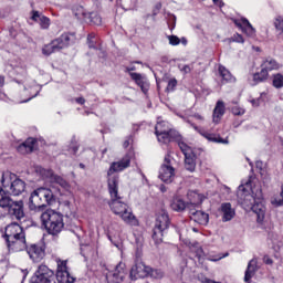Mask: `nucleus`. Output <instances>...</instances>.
<instances>
[{"instance_id":"nucleus-1","label":"nucleus","mask_w":283,"mask_h":283,"mask_svg":"<svg viewBox=\"0 0 283 283\" xmlns=\"http://www.w3.org/2000/svg\"><path fill=\"white\" fill-rule=\"evenodd\" d=\"M108 193L111 196V201L108 202L111 211H113L115 216H119L126 224L138 227V219H136V216L132 212V208L123 202V197L118 195V181L116 178L109 179Z\"/></svg>"},{"instance_id":"nucleus-2","label":"nucleus","mask_w":283,"mask_h":283,"mask_svg":"<svg viewBox=\"0 0 283 283\" xmlns=\"http://www.w3.org/2000/svg\"><path fill=\"white\" fill-rule=\"evenodd\" d=\"M4 240L10 253H19L28 249L25 232L18 223L8 224L4 229Z\"/></svg>"},{"instance_id":"nucleus-3","label":"nucleus","mask_w":283,"mask_h":283,"mask_svg":"<svg viewBox=\"0 0 283 283\" xmlns=\"http://www.w3.org/2000/svg\"><path fill=\"white\" fill-rule=\"evenodd\" d=\"M54 202H56V197H54L52 189L40 187L31 192L28 207L29 210L34 213H39L43 211L45 207L54 205Z\"/></svg>"},{"instance_id":"nucleus-4","label":"nucleus","mask_w":283,"mask_h":283,"mask_svg":"<svg viewBox=\"0 0 283 283\" xmlns=\"http://www.w3.org/2000/svg\"><path fill=\"white\" fill-rule=\"evenodd\" d=\"M41 224L50 235H59L63 231L65 223L63 222V214L52 209L46 210L40 216Z\"/></svg>"},{"instance_id":"nucleus-5","label":"nucleus","mask_w":283,"mask_h":283,"mask_svg":"<svg viewBox=\"0 0 283 283\" xmlns=\"http://www.w3.org/2000/svg\"><path fill=\"white\" fill-rule=\"evenodd\" d=\"M0 182L9 196H21L25 191V181L10 171L2 172Z\"/></svg>"},{"instance_id":"nucleus-6","label":"nucleus","mask_w":283,"mask_h":283,"mask_svg":"<svg viewBox=\"0 0 283 283\" xmlns=\"http://www.w3.org/2000/svg\"><path fill=\"white\" fill-rule=\"evenodd\" d=\"M169 214L165 212V210H161V212L157 214L153 229V240L155 244H161L163 238L167 235V231L169 230Z\"/></svg>"},{"instance_id":"nucleus-7","label":"nucleus","mask_w":283,"mask_h":283,"mask_svg":"<svg viewBox=\"0 0 283 283\" xmlns=\"http://www.w3.org/2000/svg\"><path fill=\"white\" fill-rule=\"evenodd\" d=\"M74 42V34L63 33L60 38L53 40L50 44H46L42 49V54L44 56H50L54 52H61L64 48H67L71 43Z\"/></svg>"},{"instance_id":"nucleus-8","label":"nucleus","mask_w":283,"mask_h":283,"mask_svg":"<svg viewBox=\"0 0 283 283\" xmlns=\"http://www.w3.org/2000/svg\"><path fill=\"white\" fill-rule=\"evenodd\" d=\"M155 134L157 136L158 143L163 145H168V143H177L180 147V143H185V139L180 134L174 129H163V124H157L155 126Z\"/></svg>"},{"instance_id":"nucleus-9","label":"nucleus","mask_w":283,"mask_h":283,"mask_svg":"<svg viewBox=\"0 0 283 283\" xmlns=\"http://www.w3.org/2000/svg\"><path fill=\"white\" fill-rule=\"evenodd\" d=\"M179 149L185 156V169L193 174L196 171V153L193 148L187 145L185 142H179Z\"/></svg>"},{"instance_id":"nucleus-10","label":"nucleus","mask_w":283,"mask_h":283,"mask_svg":"<svg viewBox=\"0 0 283 283\" xmlns=\"http://www.w3.org/2000/svg\"><path fill=\"white\" fill-rule=\"evenodd\" d=\"M54 272L48 265L41 264L31 277L30 283H53Z\"/></svg>"},{"instance_id":"nucleus-11","label":"nucleus","mask_w":283,"mask_h":283,"mask_svg":"<svg viewBox=\"0 0 283 283\" xmlns=\"http://www.w3.org/2000/svg\"><path fill=\"white\" fill-rule=\"evenodd\" d=\"M127 277V265L119 262L113 270H108L106 273V280L108 283H123Z\"/></svg>"},{"instance_id":"nucleus-12","label":"nucleus","mask_w":283,"mask_h":283,"mask_svg":"<svg viewBox=\"0 0 283 283\" xmlns=\"http://www.w3.org/2000/svg\"><path fill=\"white\" fill-rule=\"evenodd\" d=\"M149 271H151V266L146 265L140 259H136L129 271V277L133 282L149 277Z\"/></svg>"},{"instance_id":"nucleus-13","label":"nucleus","mask_w":283,"mask_h":283,"mask_svg":"<svg viewBox=\"0 0 283 283\" xmlns=\"http://www.w3.org/2000/svg\"><path fill=\"white\" fill-rule=\"evenodd\" d=\"M129 165H132V157L129 155H125L120 160L111 164L109 169L107 171L108 187L111 178H116L118 187V175L114 174H117L118 171H125V169H127Z\"/></svg>"},{"instance_id":"nucleus-14","label":"nucleus","mask_w":283,"mask_h":283,"mask_svg":"<svg viewBox=\"0 0 283 283\" xmlns=\"http://www.w3.org/2000/svg\"><path fill=\"white\" fill-rule=\"evenodd\" d=\"M176 176V169L171 167V156L166 155L159 169V178L163 182H171Z\"/></svg>"},{"instance_id":"nucleus-15","label":"nucleus","mask_w":283,"mask_h":283,"mask_svg":"<svg viewBox=\"0 0 283 283\" xmlns=\"http://www.w3.org/2000/svg\"><path fill=\"white\" fill-rule=\"evenodd\" d=\"M6 72L10 73L12 76H22L25 78L28 76V71L25 70V64L21 59H13L6 65Z\"/></svg>"},{"instance_id":"nucleus-16","label":"nucleus","mask_w":283,"mask_h":283,"mask_svg":"<svg viewBox=\"0 0 283 283\" xmlns=\"http://www.w3.org/2000/svg\"><path fill=\"white\" fill-rule=\"evenodd\" d=\"M40 174L42 178H45L49 180V182H52L53 185H59L62 187V189H70V184L67 180H65L63 177L59 175H54V172L51 169H40Z\"/></svg>"},{"instance_id":"nucleus-17","label":"nucleus","mask_w":283,"mask_h":283,"mask_svg":"<svg viewBox=\"0 0 283 283\" xmlns=\"http://www.w3.org/2000/svg\"><path fill=\"white\" fill-rule=\"evenodd\" d=\"M56 280L59 283H74L75 279L67 271V261H57Z\"/></svg>"},{"instance_id":"nucleus-18","label":"nucleus","mask_w":283,"mask_h":283,"mask_svg":"<svg viewBox=\"0 0 283 283\" xmlns=\"http://www.w3.org/2000/svg\"><path fill=\"white\" fill-rule=\"evenodd\" d=\"M250 211H253V213H255L258 222L264 221V214L266 213V208L262 202V190H259L256 192V200L250 208Z\"/></svg>"},{"instance_id":"nucleus-19","label":"nucleus","mask_w":283,"mask_h":283,"mask_svg":"<svg viewBox=\"0 0 283 283\" xmlns=\"http://www.w3.org/2000/svg\"><path fill=\"white\" fill-rule=\"evenodd\" d=\"M27 253L32 262H41L45 258V248L43 245L33 243L27 245Z\"/></svg>"},{"instance_id":"nucleus-20","label":"nucleus","mask_w":283,"mask_h":283,"mask_svg":"<svg viewBox=\"0 0 283 283\" xmlns=\"http://www.w3.org/2000/svg\"><path fill=\"white\" fill-rule=\"evenodd\" d=\"M78 12H75V17L77 19H85V21H90L92 25H101L103 23V18H101V14L98 12H91L85 13V9L83 7L77 8Z\"/></svg>"},{"instance_id":"nucleus-21","label":"nucleus","mask_w":283,"mask_h":283,"mask_svg":"<svg viewBox=\"0 0 283 283\" xmlns=\"http://www.w3.org/2000/svg\"><path fill=\"white\" fill-rule=\"evenodd\" d=\"M7 210L12 218H15V220H23V218H25L23 200L11 201V205L7 208Z\"/></svg>"},{"instance_id":"nucleus-22","label":"nucleus","mask_w":283,"mask_h":283,"mask_svg":"<svg viewBox=\"0 0 283 283\" xmlns=\"http://www.w3.org/2000/svg\"><path fill=\"white\" fill-rule=\"evenodd\" d=\"M239 191H243L242 195H240V201L241 207L245 209V211H250V209L253 207V203L258 200V195L253 196L251 193H247L244 186H239Z\"/></svg>"},{"instance_id":"nucleus-23","label":"nucleus","mask_w":283,"mask_h":283,"mask_svg":"<svg viewBox=\"0 0 283 283\" xmlns=\"http://www.w3.org/2000/svg\"><path fill=\"white\" fill-rule=\"evenodd\" d=\"M130 78L140 87L142 92L144 94H147L149 92V81H147V77L143 76L140 73H134L129 72Z\"/></svg>"},{"instance_id":"nucleus-24","label":"nucleus","mask_w":283,"mask_h":283,"mask_svg":"<svg viewBox=\"0 0 283 283\" xmlns=\"http://www.w3.org/2000/svg\"><path fill=\"white\" fill-rule=\"evenodd\" d=\"M190 219L202 227H207L209 224V213L202 210H190Z\"/></svg>"},{"instance_id":"nucleus-25","label":"nucleus","mask_w":283,"mask_h":283,"mask_svg":"<svg viewBox=\"0 0 283 283\" xmlns=\"http://www.w3.org/2000/svg\"><path fill=\"white\" fill-rule=\"evenodd\" d=\"M234 24L237 28H240L247 36H255V29L251 25V22L247 20V18H242L240 20H234Z\"/></svg>"},{"instance_id":"nucleus-26","label":"nucleus","mask_w":283,"mask_h":283,"mask_svg":"<svg viewBox=\"0 0 283 283\" xmlns=\"http://www.w3.org/2000/svg\"><path fill=\"white\" fill-rule=\"evenodd\" d=\"M222 220L223 222H231L235 218V210L231 207L230 202L221 205Z\"/></svg>"},{"instance_id":"nucleus-27","label":"nucleus","mask_w":283,"mask_h":283,"mask_svg":"<svg viewBox=\"0 0 283 283\" xmlns=\"http://www.w3.org/2000/svg\"><path fill=\"white\" fill-rule=\"evenodd\" d=\"M199 134H201L203 136V138H206L207 140H209L210 143H219L221 145H229V139H224L222 137H220V135L218 134H212L206 130L200 129Z\"/></svg>"},{"instance_id":"nucleus-28","label":"nucleus","mask_w":283,"mask_h":283,"mask_svg":"<svg viewBox=\"0 0 283 283\" xmlns=\"http://www.w3.org/2000/svg\"><path fill=\"white\" fill-rule=\"evenodd\" d=\"M219 76L221 77V83H235V77L231 74V71L224 67V65H219L218 67Z\"/></svg>"},{"instance_id":"nucleus-29","label":"nucleus","mask_w":283,"mask_h":283,"mask_svg":"<svg viewBox=\"0 0 283 283\" xmlns=\"http://www.w3.org/2000/svg\"><path fill=\"white\" fill-rule=\"evenodd\" d=\"M34 145H36V139L30 137L24 143L18 146L19 154H32L34 151Z\"/></svg>"},{"instance_id":"nucleus-30","label":"nucleus","mask_w":283,"mask_h":283,"mask_svg":"<svg viewBox=\"0 0 283 283\" xmlns=\"http://www.w3.org/2000/svg\"><path fill=\"white\" fill-rule=\"evenodd\" d=\"M226 107L224 102L218 101L212 114L213 123H220V119L224 116Z\"/></svg>"},{"instance_id":"nucleus-31","label":"nucleus","mask_w":283,"mask_h":283,"mask_svg":"<svg viewBox=\"0 0 283 283\" xmlns=\"http://www.w3.org/2000/svg\"><path fill=\"white\" fill-rule=\"evenodd\" d=\"M31 19L32 21H36L38 23H40L42 30H48L50 28L49 18L45 15H41L39 11H33Z\"/></svg>"},{"instance_id":"nucleus-32","label":"nucleus","mask_w":283,"mask_h":283,"mask_svg":"<svg viewBox=\"0 0 283 283\" xmlns=\"http://www.w3.org/2000/svg\"><path fill=\"white\" fill-rule=\"evenodd\" d=\"M188 196V200L191 205V207H198L200 205H202L205 197L200 193H198L197 191L190 190L187 193Z\"/></svg>"},{"instance_id":"nucleus-33","label":"nucleus","mask_w":283,"mask_h":283,"mask_svg":"<svg viewBox=\"0 0 283 283\" xmlns=\"http://www.w3.org/2000/svg\"><path fill=\"white\" fill-rule=\"evenodd\" d=\"M261 67H264L268 72H273V70H280L282 65L277 61H275V59L266 57L261 63Z\"/></svg>"},{"instance_id":"nucleus-34","label":"nucleus","mask_w":283,"mask_h":283,"mask_svg":"<svg viewBox=\"0 0 283 283\" xmlns=\"http://www.w3.org/2000/svg\"><path fill=\"white\" fill-rule=\"evenodd\" d=\"M255 271H258V261L255 259H252L249 262L248 268L245 270V275H244L245 282H249L251 277L255 275Z\"/></svg>"},{"instance_id":"nucleus-35","label":"nucleus","mask_w":283,"mask_h":283,"mask_svg":"<svg viewBox=\"0 0 283 283\" xmlns=\"http://www.w3.org/2000/svg\"><path fill=\"white\" fill-rule=\"evenodd\" d=\"M170 209L178 212L185 211L187 209V202L179 197H175L170 202Z\"/></svg>"},{"instance_id":"nucleus-36","label":"nucleus","mask_w":283,"mask_h":283,"mask_svg":"<svg viewBox=\"0 0 283 283\" xmlns=\"http://www.w3.org/2000/svg\"><path fill=\"white\" fill-rule=\"evenodd\" d=\"M252 78H253V83H251V85H258V83H264V81L269 78V72L264 67H261V71L258 73H254L252 75Z\"/></svg>"},{"instance_id":"nucleus-37","label":"nucleus","mask_w":283,"mask_h":283,"mask_svg":"<svg viewBox=\"0 0 283 283\" xmlns=\"http://www.w3.org/2000/svg\"><path fill=\"white\" fill-rule=\"evenodd\" d=\"M12 201L10 195H8L3 188H0V207L2 209H8V207L12 205Z\"/></svg>"},{"instance_id":"nucleus-38","label":"nucleus","mask_w":283,"mask_h":283,"mask_svg":"<svg viewBox=\"0 0 283 283\" xmlns=\"http://www.w3.org/2000/svg\"><path fill=\"white\" fill-rule=\"evenodd\" d=\"M269 240H270V247L273 249V251H280L282 248V242L280 241V237L275 233H270L269 234Z\"/></svg>"},{"instance_id":"nucleus-39","label":"nucleus","mask_w":283,"mask_h":283,"mask_svg":"<svg viewBox=\"0 0 283 283\" xmlns=\"http://www.w3.org/2000/svg\"><path fill=\"white\" fill-rule=\"evenodd\" d=\"M272 85L275 90H282L283 87V75L281 73H276L272 75Z\"/></svg>"},{"instance_id":"nucleus-40","label":"nucleus","mask_w":283,"mask_h":283,"mask_svg":"<svg viewBox=\"0 0 283 283\" xmlns=\"http://www.w3.org/2000/svg\"><path fill=\"white\" fill-rule=\"evenodd\" d=\"M148 277H151L153 280H163L165 277V272L160 269L150 268Z\"/></svg>"},{"instance_id":"nucleus-41","label":"nucleus","mask_w":283,"mask_h":283,"mask_svg":"<svg viewBox=\"0 0 283 283\" xmlns=\"http://www.w3.org/2000/svg\"><path fill=\"white\" fill-rule=\"evenodd\" d=\"M87 44L91 50H98V48H96V33H90L87 35Z\"/></svg>"},{"instance_id":"nucleus-42","label":"nucleus","mask_w":283,"mask_h":283,"mask_svg":"<svg viewBox=\"0 0 283 283\" xmlns=\"http://www.w3.org/2000/svg\"><path fill=\"white\" fill-rule=\"evenodd\" d=\"M271 203L274 207H283V185L281 187V198L280 199H277V198L272 199Z\"/></svg>"},{"instance_id":"nucleus-43","label":"nucleus","mask_w":283,"mask_h":283,"mask_svg":"<svg viewBox=\"0 0 283 283\" xmlns=\"http://www.w3.org/2000/svg\"><path fill=\"white\" fill-rule=\"evenodd\" d=\"M167 39L169 41V45H180V38H178L177 35H167Z\"/></svg>"},{"instance_id":"nucleus-44","label":"nucleus","mask_w":283,"mask_h":283,"mask_svg":"<svg viewBox=\"0 0 283 283\" xmlns=\"http://www.w3.org/2000/svg\"><path fill=\"white\" fill-rule=\"evenodd\" d=\"M230 43H244V38L240 34L237 33L232 38L229 39Z\"/></svg>"},{"instance_id":"nucleus-45","label":"nucleus","mask_w":283,"mask_h":283,"mask_svg":"<svg viewBox=\"0 0 283 283\" xmlns=\"http://www.w3.org/2000/svg\"><path fill=\"white\" fill-rule=\"evenodd\" d=\"M231 112L234 116H243V114L245 113L244 108H242L238 105L232 107Z\"/></svg>"},{"instance_id":"nucleus-46","label":"nucleus","mask_w":283,"mask_h":283,"mask_svg":"<svg viewBox=\"0 0 283 283\" xmlns=\"http://www.w3.org/2000/svg\"><path fill=\"white\" fill-rule=\"evenodd\" d=\"M176 85H178V81L176 78L168 81L167 92H174Z\"/></svg>"},{"instance_id":"nucleus-47","label":"nucleus","mask_w":283,"mask_h":283,"mask_svg":"<svg viewBox=\"0 0 283 283\" xmlns=\"http://www.w3.org/2000/svg\"><path fill=\"white\" fill-rule=\"evenodd\" d=\"M274 25H275L276 30H281V32H283V17L276 18Z\"/></svg>"},{"instance_id":"nucleus-48","label":"nucleus","mask_w":283,"mask_h":283,"mask_svg":"<svg viewBox=\"0 0 283 283\" xmlns=\"http://www.w3.org/2000/svg\"><path fill=\"white\" fill-rule=\"evenodd\" d=\"M179 118H182L186 123H188V125H191V127H193V129H196V132H198V126H196V124L191 123V120L187 119L185 116L182 115H178Z\"/></svg>"},{"instance_id":"nucleus-49","label":"nucleus","mask_w":283,"mask_h":283,"mask_svg":"<svg viewBox=\"0 0 283 283\" xmlns=\"http://www.w3.org/2000/svg\"><path fill=\"white\" fill-rule=\"evenodd\" d=\"M195 253L198 258H201L203 255V251L202 248L198 245V243H196V250Z\"/></svg>"},{"instance_id":"nucleus-50","label":"nucleus","mask_w":283,"mask_h":283,"mask_svg":"<svg viewBox=\"0 0 283 283\" xmlns=\"http://www.w3.org/2000/svg\"><path fill=\"white\" fill-rule=\"evenodd\" d=\"M4 83H6V78L0 75V98H3V96H6V94L1 92V88L3 87Z\"/></svg>"},{"instance_id":"nucleus-51","label":"nucleus","mask_w":283,"mask_h":283,"mask_svg":"<svg viewBox=\"0 0 283 283\" xmlns=\"http://www.w3.org/2000/svg\"><path fill=\"white\" fill-rule=\"evenodd\" d=\"M181 72H184L185 74H189L191 72V66L189 65H184L181 69H180Z\"/></svg>"},{"instance_id":"nucleus-52","label":"nucleus","mask_w":283,"mask_h":283,"mask_svg":"<svg viewBox=\"0 0 283 283\" xmlns=\"http://www.w3.org/2000/svg\"><path fill=\"white\" fill-rule=\"evenodd\" d=\"M157 125H161V129H171L168 122H159Z\"/></svg>"},{"instance_id":"nucleus-53","label":"nucleus","mask_w":283,"mask_h":283,"mask_svg":"<svg viewBox=\"0 0 283 283\" xmlns=\"http://www.w3.org/2000/svg\"><path fill=\"white\" fill-rule=\"evenodd\" d=\"M255 167H256V169H260L262 171V168L264 167V164L261 160H258L255 163Z\"/></svg>"},{"instance_id":"nucleus-54","label":"nucleus","mask_w":283,"mask_h":283,"mask_svg":"<svg viewBox=\"0 0 283 283\" xmlns=\"http://www.w3.org/2000/svg\"><path fill=\"white\" fill-rule=\"evenodd\" d=\"M75 102L78 104V105H85V99L83 97H77L75 98Z\"/></svg>"},{"instance_id":"nucleus-55","label":"nucleus","mask_w":283,"mask_h":283,"mask_svg":"<svg viewBox=\"0 0 283 283\" xmlns=\"http://www.w3.org/2000/svg\"><path fill=\"white\" fill-rule=\"evenodd\" d=\"M214 6H218L219 8H222V6H224V2H222V0H212Z\"/></svg>"},{"instance_id":"nucleus-56","label":"nucleus","mask_w":283,"mask_h":283,"mask_svg":"<svg viewBox=\"0 0 283 283\" xmlns=\"http://www.w3.org/2000/svg\"><path fill=\"white\" fill-rule=\"evenodd\" d=\"M214 6H218L219 8H222V6H224V2H222V0H212Z\"/></svg>"},{"instance_id":"nucleus-57","label":"nucleus","mask_w":283,"mask_h":283,"mask_svg":"<svg viewBox=\"0 0 283 283\" xmlns=\"http://www.w3.org/2000/svg\"><path fill=\"white\" fill-rule=\"evenodd\" d=\"M70 151H71V154H76V153L78 151V146L73 145V146L70 148Z\"/></svg>"},{"instance_id":"nucleus-58","label":"nucleus","mask_w":283,"mask_h":283,"mask_svg":"<svg viewBox=\"0 0 283 283\" xmlns=\"http://www.w3.org/2000/svg\"><path fill=\"white\" fill-rule=\"evenodd\" d=\"M130 140H132V138L128 137V138L124 142L123 147H124L125 149H127V147H129Z\"/></svg>"},{"instance_id":"nucleus-59","label":"nucleus","mask_w":283,"mask_h":283,"mask_svg":"<svg viewBox=\"0 0 283 283\" xmlns=\"http://www.w3.org/2000/svg\"><path fill=\"white\" fill-rule=\"evenodd\" d=\"M38 95H39V92H36L35 95H33V96H31V97H29L27 99L21 101L20 103H29V101H32V98H35V96H38Z\"/></svg>"},{"instance_id":"nucleus-60","label":"nucleus","mask_w":283,"mask_h":283,"mask_svg":"<svg viewBox=\"0 0 283 283\" xmlns=\"http://www.w3.org/2000/svg\"><path fill=\"white\" fill-rule=\"evenodd\" d=\"M264 262H265V264H273V260L268 256L264 258Z\"/></svg>"},{"instance_id":"nucleus-61","label":"nucleus","mask_w":283,"mask_h":283,"mask_svg":"<svg viewBox=\"0 0 283 283\" xmlns=\"http://www.w3.org/2000/svg\"><path fill=\"white\" fill-rule=\"evenodd\" d=\"M160 191H161L163 193H165V191H167V187H165V185H161V186H160Z\"/></svg>"},{"instance_id":"nucleus-62","label":"nucleus","mask_w":283,"mask_h":283,"mask_svg":"<svg viewBox=\"0 0 283 283\" xmlns=\"http://www.w3.org/2000/svg\"><path fill=\"white\" fill-rule=\"evenodd\" d=\"M252 105H253L254 107H258V106L260 105V103H258V101L253 99V101H252Z\"/></svg>"},{"instance_id":"nucleus-63","label":"nucleus","mask_w":283,"mask_h":283,"mask_svg":"<svg viewBox=\"0 0 283 283\" xmlns=\"http://www.w3.org/2000/svg\"><path fill=\"white\" fill-rule=\"evenodd\" d=\"M180 43H182V45H187V40H186V38H182V39L180 40Z\"/></svg>"},{"instance_id":"nucleus-64","label":"nucleus","mask_w":283,"mask_h":283,"mask_svg":"<svg viewBox=\"0 0 283 283\" xmlns=\"http://www.w3.org/2000/svg\"><path fill=\"white\" fill-rule=\"evenodd\" d=\"M15 83H18L19 85H21V83H25V81L15 78Z\"/></svg>"}]
</instances>
